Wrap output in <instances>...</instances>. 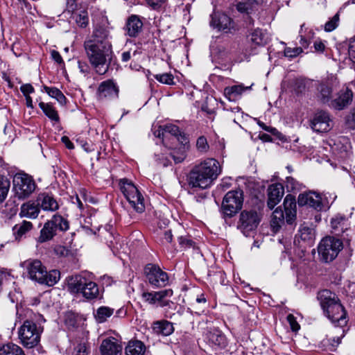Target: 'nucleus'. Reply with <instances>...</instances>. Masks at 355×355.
I'll return each mask as SVG.
<instances>
[{"mask_svg":"<svg viewBox=\"0 0 355 355\" xmlns=\"http://www.w3.org/2000/svg\"><path fill=\"white\" fill-rule=\"evenodd\" d=\"M164 129V125H159L157 129L154 128L153 134L155 137L162 139V142L164 143V138L166 137V132Z\"/></svg>","mask_w":355,"mask_h":355,"instance_id":"56","label":"nucleus"},{"mask_svg":"<svg viewBox=\"0 0 355 355\" xmlns=\"http://www.w3.org/2000/svg\"><path fill=\"white\" fill-rule=\"evenodd\" d=\"M53 228L52 223L47 220L40 230L37 241L42 243L51 240L57 234V232Z\"/></svg>","mask_w":355,"mask_h":355,"instance_id":"30","label":"nucleus"},{"mask_svg":"<svg viewBox=\"0 0 355 355\" xmlns=\"http://www.w3.org/2000/svg\"><path fill=\"white\" fill-rule=\"evenodd\" d=\"M42 329L33 321L25 320L18 331L21 343L27 348H33L40 341Z\"/></svg>","mask_w":355,"mask_h":355,"instance_id":"7","label":"nucleus"},{"mask_svg":"<svg viewBox=\"0 0 355 355\" xmlns=\"http://www.w3.org/2000/svg\"><path fill=\"white\" fill-rule=\"evenodd\" d=\"M178 142L180 146L177 148H173L169 153L175 164L182 162L187 157V153L190 148L189 141L186 135H182L178 137Z\"/></svg>","mask_w":355,"mask_h":355,"instance_id":"17","label":"nucleus"},{"mask_svg":"<svg viewBox=\"0 0 355 355\" xmlns=\"http://www.w3.org/2000/svg\"><path fill=\"white\" fill-rule=\"evenodd\" d=\"M66 282L69 288H94L97 286L105 288L113 286L114 281L110 277L105 275L96 284L90 275H76L68 277Z\"/></svg>","mask_w":355,"mask_h":355,"instance_id":"5","label":"nucleus"},{"mask_svg":"<svg viewBox=\"0 0 355 355\" xmlns=\"http://www.w3.org/2000/svg\"><path fill=\"white\" fill-rule=\"evenodd\" d=\"M220 173L218 161L214 158H207L190 171L187 176L188 184L193 189H207L213 184Z\"/></svg>","mask_w":355,"mask_h":355,"instance_id":"2","label":"nucleus"},{"mask_svg":"<svg viewBox=\"0 0 355 355\" xmlns=\"http://www.w3.org/2000/svg\"><path fill=\"white\" fill-rule=\"evenodd\" d=\"M111 38L110 31L107 26L96 25L93 30L91 37L85 42H92L96 45L112 49Z\"/></svg>","mask_w":355,"mask_h":355,"instance_id":"14","label":"nucleus"},{"mask_svg":"<svg viewBox=\"0 0 355 355\" xmlns=\"http://www.w3.org/2000/svg\"><path fill=\"white\" fill-rule=\"evenodd\" d=\"M144 273L152 286L165 287L168 285L169 279L167 273L156 265L147 264L144 268Z\"/></svg>","mask_w":355,"mask_h":355,"instance_id":"13","label":"nucleus"},{"mask_svg":"<svg viewBox=\"0 0 355 355\" xmlns=\"http://www.w3.org/2000/svg\"><path fill=\"white\" fill-rule=\"evenodd\" d=\"M118 88L111 80L102 82L98 89L100 98L114 97L118 94Z\"/></svg>","mask_w":355,"mask_h":355,"instance_id":"23","label":"nucleus"},{"mask_svg":"<svg viewBox=\"0 0 355 355\" xmlns=\"http://www.w3.org/2000/svg\"><path fill=\"white\" fill-rule=\"evenodd\" d=\"M113 313L114 309L107 306H101L97 309L95 317L99 323H102L105 322L107 319L113 314Z\"/></svg>","mask_w":355,"mask_h":355,"instance_id":"38","label":"nucleus"},{"mask_svg":"<svg viewBox=\"0 0 355 355\" xmlns=\"http://www.w3.org/2000/svg\"><path fill=\"white\" fill-rule=\"evenodd\" d=\"M13 189L19 199L28 198L35 189L34 180L26 173H17L12 180Z\"/></svg>","mask_w":355,"mask_h":355,"instance_id":"11","label":"nucleus"},{"mask_svg":"<svg viewBox=\"0 0 355 355\" xmlns=\"http://www.w3.org/2000/svg\"><path fill=\"white\" fill-rule=\"evenodd\" d=\"M287 321L290 324V327L293 332H297L300 329V325L296 320V318L292 314H288Z\"/></svg>","mask_w":355,"mask_h":355,"instance_id":"53","label":"nucleus"},{"mask_svg":"<svg viewBox=\"0 0 355 355\" xmlns=\"http://www.w3.org/2000/svg\"><path fill=\"white\" fill-rule=\"evenodd\" d=\"M100 348L102 355H118L122 349L114 338L103 340Z\"/></svg>","mask_w":355,"mask_h":355,"instance_id":"22","label":"nucleus"},{"mask_svg":"<svg viewBox=\"0 0 355 355\" xmlns=\"http://www.w3.org/2000/svg\"><path fill=\"white\" fill-rule=\"evenodd\" d=\"M143 25V21L139 16L136 15H130L125 24V31L126 35L131 37H137L142 31Z\"/></svg>","mask_w":355,"mask_h":355,"instance_id":"20","label":"nucleus"},{"mask_svg":"<svg viewBox=\"0 0 355 355\" xmlns=\"http://www.w3.org/2000/svg\"><path fill=\"white\" fill-rule=\"evenodd\" d=\"M347 123L352 128H355V108L352 110L347 118Z\"/></svg>","mask_w":355,"mask_h":355,"instance_id":"59","label":"nucleus"},{"mask_svg":"<svg viewBox=\"0 0 355 355\" xmlns=\"http://www.w3.org/2000/svg\"><path fill=\"white\" fill-rule=\"evenodd\" d=\"M284 206L285 208V211H289L291 213L295 211L296 207V202L295 198H293L291 195H287L284 201Z\"/></svg>","mask_w":355,"mask_h":355,"instance_id":"49","label":"nucleus"},{"mask_svg":"<svg viewBox=\"0 0 355 355\" xmlns=\"http://www.w3.org/2000/svg\"><path fill=\"white\" fill-rule=\"evenodd\" d=\"M179 244L183 249L191 248L193 245V241L187 236H180L178 238Z\"/></svg>","mask_w":355,"mask_h":355,"instance_id":"55","label":"nucleus"},{"mask_svg":"<svg viewBox=\"0 0 355 355\" xmlns=\"http://www.w3.org/2000/svg\"><path fill=\"white\" fill-rule=\"evenodd\" d=\"M286 187L288 191H294L299 189L300 184L292 177H287L286 180Z\"/></svg>","mask_w":355,"mask_h":355,"instance_id":"52","label":"nucleus"},{"mask_svg":"<svg viewBox=\"0 0 355 355\" xmlns=\"http://www.w3.org/2000/svg\"><path fill=\"white\" fill-rule=\"evenodd\" d=\"M147 6L151 10L159 12L164 7L168 0H144Z\"/></svg>","mask_w":355,"mask_h":355,"instance_id":"46","label":"nucleus"},{"mask_svg":"<svg viewBox=\"0 0 355 355\" xmlns=\"http://www.w3.org/2000/svg\"><path fill=\"white\" fill-rule=\"evenodd\" d=\"M166 134L169 133L172 136H174L177 140L178 141V137L182 135H185L184 133H182L180 130L179 128L173 124H166L164 125V129Z\"/></svg>","mask_w":355,"mask_h":355,"instance_id":"50","label":"nucleus"},{"mask_svg":"<svg viewBox=\"0 0 355 355\" xmlns=\"http://www.w3.org/2000/svg\"><path fill=\"white\" fill-rule=\"evenodd\" d=\"M49 222H51L53 224V229L58 232L67 231L69 227L68 220L64 218L62 216L59 214H55L52 218L49 220Z\"/></svg>","mask_w":355,"mask_h":355,"instance_id":"33","label":"nucleus"},{"mask_svg":"<svg viewBox=\"0 0 355 355\" xmlns=\"http://www.w3.org/2000/svg\"><path fill=\"white\" fill-rule=\"evenodd\" d=\"M43 89L51 97L55 98L60 104H66L67 98L59 89L49 87L46 85L43 87Z\"/></svg>","mask_w":355,"mask_h":355,"instance_id":"37","label":"nucleus"},{"mask_svg":"<svg viewBox=\"0 0 355 355\" xmlns=\"http://www.w3.org/2000/svg\"><path fill=\"white\" fill-rule=\"evenodd\" d=\"M211 24L219 31L227 33L231 28L232 19L227 15L221 14L219 15L218 17L213 18Z\"/></svg>","mask_w":355,"mask_h":355,"instance_id":"29","label":"nucleus"},{"mask_svg":"<svg viewBox=\"0 0 355 355\" xmlns=\"http://www.w3.org/2000/svg\"><path fill=\"white\" fill-rule=\"evenodd\" d=\"M173 239V234L171 230H167L164 232L162 242L163 244L171 243Z\"/></svg>","mask_w":355,"mask_h":355,"instance_id":"60","label":"nucleus"},{"mask_svg":"<svg viewBox=\"0 0 355 355\" xmlns=\"http://www.w3.org/2000/svg\"><path fill=\"white\" fill-rule=\"evenodd\" d=\"M352 92L347 88L344 92H341L338 97L331 101V106L338 110L343 109L349 105L352 100Z\"/></svg>","mask_w":355,"mask_h":355,"instance_id":"24","label":"nucleus"},{"mask_svg":"<svg viewBox=\"0 0 355 355\" xmlns=\"http://www.w3.org/2000/svg\"><path fill=\"white\" fill-rule=\"evenodd\" d=\"M311 125L314 131L324 132L329 131L333 126V123L327 112L319 111L315 114Z\"/></svg>","mask_w":355,"mask_h":355,"instance_id":"16","label":"nucleus"},{"mask_svg":"<svg viewBox=\"0 0 355 355\" xmlns=\"http://www.w3.org/2000/svg\"><path fill=\"white\" fill-rule=\"evenodd\" d=\"M10 183L8 178L0 175V203L3 202L8 193Z\"/></svg>","mask_w":355,"mask_h":355,"instance_id":"40","label":"nucleus"},{"mask_svg":"<svg viewBox=\"0 0 355 355\" xmlns=\"http://www.w3.org/2000/svg\"><path fill=\"white\" fill-rule=\"evenodd\" d=\"M89 351V347L85 343H80L76 348V355H87Z\"/></svg>","mask_w":355,"mask_h":355,"instance_id":"57","label":"nucleus"},{"mask_svg":"<svg viewBox=\"0 0 355 355\" xmlns=\"http://www.w3.org/2000/svg\"><path fill=\"white\" fill-rule=\"evenodd\" d=\"M299 206H307L318 211H327L330 207L326 194H320L315 191L300 193L297 198Z\"/></svg>","mask_w":355,"mask_h":355,"instance_id":"9","label":"nucleus"},{"mask_svg":"<svg viewBox=\"0 0 355 355\" xmlns=\"http://www.w3.org/2000/svg\"><path fill=\"white\" fill-rule=\"evenodd\" d=\"M153 330L156 334L167 336L173 332L174 328L171 322L163 320L155 322L153 324Z\"/></svg>","mask_w":355,"mask_h":355,"instance_id":"27","label":"nucleus"},{"mask_svg":"<svg viewBox=\"0 0 355 355\" xmlns=\"http://www.w3.org/2000/svg\"><path fill=\"white\" fill-rule=\"evenodd\" d=\"M33 227L31 222L22 220L12 227L13 235L16 240H20L24 236L29 232Z\"/></svg>","mask_w":355,"mask_h":355,"instance_id":"28","label":"nucleus"},{"mask_svg":"<svg viewBox=\"0 0 355 355\" xmlns=\"http://www.w3.org/2000/svg\"><path fill=\"white\" fill-rule=\"evenodd\" d=\"M61 140L68 149H73L74 148L73 144L70 141L69 137H67V136H63L62 137Z\"/></svg>","mask_w":355,"mask_h":355,"instance_id":"64","label":"nucleus"},{"mask_svg":"<svg viewBox=\"0 0 355 355\" xmlns=\"http://www.w3.org/2000/svg\"><path fill=\"white\" fill-rule=\"evenodd\" d=\"M78 315L72 312L69 311L65 314L64 322L69 329H73L77 327Z\"/></svg>","mask_w":355,"mask_h":355,"instance_id":"45","label":"nucleus"},{"mask_svg":"<svg viewBox=\"0 0 355 355\" xmlns=\"http://www.w3.org/2000/svg\"><path fill=\"white\" fill-rule=\"evenodd\" d=\"M157 157V161L158 163L164 166H167L170 164V159L168 157H159L158 155H156Z\"/></svg>","mask_w":355,"mask_h":355,"instance_id":"62","label":"nucleus"},{"mask_svg":"<svg viewBox=\"0 0 355 355\" xmlns=\"http://www.w3.org/2000/svg\"><path fill=\"white\" fill-rule=\"evenodd\" d=\"M250 88V87H244L242 85L227 87L224 89V94L229 101H236L241 98L245 91Z\"/></svg>","mask_w":355,"mask_h":355,"instance_id":"26","label":"nucleus"},{"mask_svg":"<svg viewBox=\"0 0 355 355\" xmlns=\"http://www.w3.org/2000/svg\"><path fill=\"white\" fill-rule=\"evenodd\" d=\"M317 298L324 315L336 327H339L340 335L334 337L330 343L332 347H337L345 334L344 327L347 324L346 311L337 295L331 290H320Z\"/></svg>","mask_w":355,"mask_h":355,"instance_id":"1","label":"nucleus"},{"mask_svg":"<svg viewBox=\"0 0 355 355\" xmlns=\"http://www.w3.org/2000/svg\"><path fill=\"white\" fill-rule=\"evenodd\" d=\"M284 222V215L283 211L277 208L272 214L270 225L274 232H278L282 225Z\"/></svg>","mask_w":355,"mask_h":355,"instance_id":"35","label":"nucleus"},{"mask_svg":"<svg viewBox=\"0 0 355 355\" xmlns=\"http://www.w3.org/2000/svg\"><path fill=\"white\" fill-rule=\"evenodd\" d=\"M71 202L73 204L76 205L80 209H83V203L78 195L71 197Z\"/></svg>","mask_w":355,"mask_h":355,"instance_id":"63","label":"nucleus"},{"mask_svg":"<svg viewBox=\"0 0 355 355\" xmlns=\"http://www.w3.org/2000/svg\"><path fill=\"white\" fill-rule=\"evenodd\" d=\"M318 91L320 92L319 98L323 103H328L331 98V88L325 84H321L318 87Z\"/></svg>","mask_w":355,"mask_h":355,"instance_id":"42","label":"nucleus"},{"mask_svg":"<svg viewBox=\"0 0 355 355\" xmlns=\"http://www.w3.org/2000/svg\"><path fill=\"white\" fill-rule=\"evenodd\" d=\"M15 284L14 277L10 275L8 272H0V287L10 288L14 286Z\"/></svg>","mask_w":355,"mask_h":355,"instance_id":"41","label":"nucleus"},{"mask_svg":"<svg viewBox=\"0 0 355 355\" xmlns=\"http://www.w3.org/2000/svg\"><path fill=\"white\" fill-rule=\"evenodd\" d=\"M243 191H230L223 198L221 210L224 218H232L242 208Z\"/></svg>","mask_w":355,"mask_h":355,"instance_id":"10","label":"nucleus"},{"mask_svg":"<svg viewBox=\"0 0 355 355\" xmlns=\"http://www.w3.org/2000/svg\"><path fill=\"white\" fill-rule=\"evenodd\" d=\"M51 55L53 60L57 63L61 64L63 62L62 58L58 51L53 50L51 53Z\"/></svg>","mask_w":355,"mask_h":355,"instance_id":"61","label":"nucleus"},{"mask_svg":"<svg viewBox=\"0 0 355 355\" xmlns=\"http://www.w3.org/2000/svg\"><path fill=\"white\" fill-rule=\"evenodd\" d=\"M173 290L151 291L150 292H144L141 296L146 302L150 304H158L160 306H165L169 304V300L166 297L171 296Z\"/></svg>","mask_w":355,"mask_h":355,"instance_id":"15","label":"nucleus"},{"mask_svg":"<svg viewBox=\"0 0 355 355\" xmlns=\"http://www.w3.org/2000/svg\"><path fill=\"white\" fill-rule=\"evenodd\" d=\"M20 89L25 96H29L30 94L34 92V88L31 84L21 85Z\"/></svg>","mask_w":355,"mask_h":355,"instance_id":"58","label":"nucleus"},{"mask_svg":"<svg viewBox=\"0 0 355 355\" xmlns=\"http://www.w3.org/2000/svg\"><path fill=\"white\" fill-rule=\"evenodd\" d=\"M41 208L38 205L37 199L35 201L29 200L21 205L20 207L19 216L21 218H28L35 219L38 217Z\"/></svg>","mask_w":355,"mask_h":355,"instance_id":"21","label":"nucleus"},{"mask_svg":"<svg viewBox=\"0 0 355 355\" xmlns=\"http://www.w3.org/2000/svg\"><path fill=\"white\" fill-rule=\"evenodd\" d=\"M37 202L41 209L44 211L53 212L57 211L59 203L53 195L48 193H41L37 196Z\"/></svg>","mask_w":355,"mask_h":355,"instance_id":"18","label":"nucleus"},{"mask_svg":"<svg viewBox=\"0 0 355 355\" xmlns=\"http://www.w3.org/2000/svg\"><path fill=\"white\" fill-rule=\"evenodd\" d=\"M0 355H26L23 349L12 343L0 347Z\"/></svg>","mask_w":355,"mask_h":355,"instance_id":"34","label":"nucleus"},{"mask_svg":"<svg viewBox=\"0 0 355 355\" xmlns=\"http://www.w3.org/2000/svg\"><path fill=\"white\" fill-rule=\"evenodd\" d=\"M339 22V15L336 14L329 21H328L324 25V31L327 32H331L336 28L338 26Z\"/></svg>","mask_w":355,"mask_h":355,"instance_id":"51","label":"nucleus"},{"mask_svg":"<svg viewBox=\"0 0 355 355\" xmlns=\"http://www.w3.org/2000/svg\"><path fill=\"white\" fill-rule=\"evenodd\" d=\"M257 5V3L255 0H241L236 5V9L240 12H246L249 13Z\"/></svg>","mask_w":355,"mask_h":355,"instance_id":"39","label":"nucleus"},{"mask_svg":"<svg viewBox=\"0 0 355 355\" xmlns=\"http://www.w3.org/2000/svg\"><path fill=\"white\" fill-rule=\"evenodd\" d=\"M120 189L131 207L138 213L145 210L144 198L137 187L129 180H120Z\"/></svg>","mask_w":355,"mask_h":355,"instance_id":"6","label":"nucleus"},{"mask_svg":"<svg viewBox=\"0 0 355 355\" xmlns=\"http://www.w3.org/2000/svg\"><path fill=\"white\" fill-rule=\"evenodd\" d=\"M146 351V346L140 340H130L125 347L126 355H144Z\"/></svg>","mask_w":355,"mask_h":355,"instance_id":"31","label":"nucleus"},{"mask_svg":"<svg viewBox=\"0 0 355 355\" xmlns=\"http://www.w3.org/2000/svg\"><path fill=\"white\" fill-rule=\"evenodd\" d=\"M84 48L87 58L96 72L100 75L105 74L109 69L112 49L92 42H84Z\"/></svg>","mask_w":355,"mask_h":355,"instance_id":"4","label":"nucleus"},{"mask_svg":"<svg viewBox=\"0 0 355 355\" xmlns=\"http://www.w3.org/2000/svg\"><path fill=\"white\" fill-rule=\"evenodd\" d=\"M76 295L82 294L87 300L96 299L99 296V290H71Z\"/></svg>","mask_w":355,"mask_h":355,"instance_id":"43","label":"nucleus"},{"mask_svg":"<svg viewBox=\"0 0 355 355\" xmlns=\"http://www.w3.org/2000/svg\"><path fill=\"white\" fill-rule=\"evenodd\" d=\"M249 40L254 46H262L268 42L270 37L266 32L257 28L249 35Z\"/></svg>","mask_w":355,"mask_h":355,"instance_id":"25","label":"nucleus"},{"mask_svg":"<svg viewBox=\"0 0 355 355\" xmlns=\"http://www.w3.org/2000/svg\"><path fill=\"white\" fill-rule=\"evenodd\" d=\"M261 221V214L256 209L243 210L241 211L238 223V229L248 236L254 230Z\"/></svg>","mask_w":355,"mask_h":355,"instance_id":"12","label":"nucleus"},{"mask_svg":"<svg viewBox=\"0 0 355 355\" xmlns=\"http://www.w3.org/2000/svg\"><path fill=\"white\" fill-rule=\"evenodd\" d=\"M155 78L161 83L172 85H174V77L171 73L156 74Z\"/></svg>","mask_w":355,"mask_h":355,"instance_id":"47","label":"nucleus"},{"mask_svg":"<svg viewBox=\"0 0 355 355\" xmlns=\"http://www.w3.org/2000/svg\"><path fill=\"white\" fill-rule=\"evenodd\" d=\"M207 338L210 343L220 347L226 345L225 336L218 329H214L207 334Z\"/></svg>","mask_w":355,"mask_h":355,"instance_id":"32","label":"nucleus"},{"mask_svg":"<svg viewBox=\"0 0 355 355\" xmlns=\"http://www.w3.org/2000/svg\"><path fill=\"white\" fill-rule=\"evenodd\" d=\"M284 193V189L282 184L276 183L270 185L268 189V207L272 209L282 200Z\"/></svg>","mask_w":355,"mask_h":355,"instance_id":"19","label":"nucleus"},{"mask_svg":"<svg viewBox=\"0 0 355 355\" xmlns=\"http://www.w3.org/2000/svg\"><path fill=\"white\" fill-rule=\"evenodd\" d=\"M39 107L45 114V115L51 121L55 122L59 121L58 113L51 104L40 102L39 103Z\"/></svg>","mask_w":355,"mask_h":355,"instance_id":"36","label":"nucleus"},{"mask_svg":"<svg viewBox=\"0 0 355 355\" xmlns=\"http://www.w3.org/2000/svg\"><path fill=\"white\" fill-rule=\"evenodd\" d=\"M302 52V47H295L293 49L286 48L284 50V55L286 57L294 58L300 54Z\"/></svg>","mask_w":355,"mask_h":355,"instance_id":"54","label":"nucleus"},{"mask_svg":"<svg viewBox=\"0 0 355 355\" xmlns=\"http://www.w3.org/2000/svg\"><path fill=\"white\" fill-rule=\"evenodd\" d=\"M29 276V278L40 285L54 286L60 278V273L57 270L47 272L46 268L38 259H28L21 263Z\"/></svg>","mask_w":355,"mask_h":355,"instance_id":"3","label":"nucleus"},{"mask_svg":"<svg viewBox=\"0 0 355 355\" xmlns=\"http://www.w3.org/2000/svg\"><path fill=\"white\" fill-rule=\"evenodd\" d=\"M196 148L198 152L201 153H206L209 149L207 138L204 136H200L196 141Z\"/></svg>","mask_w":355,"mask_h":355,"instance_id":"48","label":"nucleus"},{"mask_svg":"<svg viewBox=\"0 0 355 355\" xmlns=\"http://www.w3.org/2000/svg\"><path fill=\"white\" fill-rule=\"evenodd\" d=\"M342 241L333 236H327L320 242L318 251L320 260L325 263L332 261L343 249Z\"/></svg>","mask_w":355,"mask_h":355,"instance_id":"8","label":"nucleus"},{"mask_svg":"<svg viewBox=\"0 0 355 355\" xmlns=\"http://www.w3.org/2000/svg\"><path fill=\"white\" fill-rule=\"evenodd\" d=\"M73 18L77 25L81 28L86 27L89 23L88 14L85 10H83L78 14L75 13Z\"/></svg>","mask_w":355,"mask_h":355,"instance_id":"44","label":"nucleus"}]
</instances>
